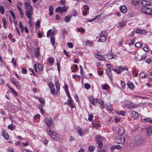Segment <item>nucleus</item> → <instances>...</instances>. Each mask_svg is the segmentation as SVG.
Segmentation results:
<instances>
[{
  "mask_svg": "<svg viewBox=\"0 0 152 152\" xmlns=\"http://www.w3.org/2000/svg\"><path fill=\"white\" fill-rule=\"evenodd\" d=\"M117 113L120 115L124 116V113L123 111H118L117 112Z\"/></svg>",
  "mask_w": 152,
  "mask_h": 152,
  "instance_id": "nucleus-56",
  "label": "nucleus"
},
{
  "mask_svg": "<svg viewBox=\"0 0 152 152\" xmlns=\"http://www.w3.org/2000/svg\"><path fill=\"white\" fill-rule=\"evenodd\" d=\"M8 128L11 130H12L13 129V128H14V126L13 125H12V124L10 125H8Z\"/></svg>",
  "mask_w": 152,
  "mask_h": 152,
  "instance_id": "nucleus-58",
  "label": "nucleus"
},
{
  "mask_svg": "<svg viewBox=\"0 0 152 152\" xmlns=\"http://www.w3.org/2000/svg\"><path fill=\"white\" fill-rule=\"evenodd\" d=\"M139 77L142 78H145L146 77V75L143 72H142L139 74Z\"/></svg>",
  "mask_w": 152,
  "mask_h": 152,
  "instance_id": "nucleus-32",
  "label": "nucleus"
},
{
  "mask_svg": "<svg viewBox=\"0 0 152 152\" xmlns=\"http://www.w3.org/2000/svg\"><path fill=\"white\" fill-rule=\"evenodd\" d=\"M8 87L10 89V90L11 91L13 92V93L15 96H18V94L15 91H14V89L11 87L9 86H8Z\"/></svg>",
  "mask_w": 152,
  "mask_h": 152,
  "instance_id": "nucleus-33",
  "label": "nucleus"
},
{
  "mask_svg": "<svg viewBox=\"0 0 152 152\" xmlns=\"http://www.w3.org/2000/svg\"><path fill=\"white\" fill-rule=\"evenodd\" d=\"M102 16V15L100 14L96 16L94 18H93L91 19L87 20V21L89 22H92L95 21L96 19H98L100 18Z\"/></svg>",
  "mask_w": 152,
  "mask_h": 152,
  "instance_id": "nucleus-18",
  "label": "nucleus"
},
{
  "mask_svg": "<svg viewBox=\"0 0 152 152\" xmlns=\"http://www.w3.org/2000/svg\"><path fill=\"white\" fill-rule=\"evenodd\" d=\"M126 21H121L119 22L117 26V28L119 29H121L123 28L126 25Z\"/></svg>",
  "mask_w": 152,
  "mask_h": 152,
  "instance_id": "nucleus-8",
  "label": "nucleus"
},
{
  "mask_svg": "<svg viewBox=\"0 0 152 152\" xmlns=\"http://www.w3.org/2000/svg\"><path fill=\"white\" fill-rule=\"evenodd\" d=\"M54 32L52 31V30L51 29H50L49 30H48L47 32V37H49L50 35H51V36H52H52L54 35Z\"/></svg>",
  "mask_w": 152,
  "mask_h": 152,
  "instance_id": "nucleus-24",
  "label": "nucleus"
},
{
  "mask_svg": "<svg viewBox=\"0 0 152 152\" xmlns=\"http://www.w3.org/2000/svg\"><path fill=\"white\" fill-rule=\"evenodd\" d=\"M147 8H148L146 7H142V12H143L146 13Z\"/></svg>",
  "mask_w": 152,
  "mask_h": 152,
  "instance_id": "nucleus-54",
  "label": "nucleus"
},
{
  "mask_svg": "<svg viewBox=\"0 0 152 152\" xmlns=\"http://www.w3.org/2000/svg\"><path fill=\"white\" fill-rule=\"evenodd\" d=\"M100 105H101V107L102 109H103L104 107L105 104L104 103L103 101H101V102L100 103Z\"/></svg>",
  "mask_w": 152,
  "mask_h": 152,
  "instance_id": "nucleus-52",
  "label": "nucleus"
},
{
  "mask_svg": "<svg viewBox=\"0 0 152 152\" xmlns=\"http://www.w3.org/2000/svg\"><path fill=\"white\" fill-rule=\"evenodd\" d=\"M49 63L50 65H53L54 61V58L53 57H50L48 59Z\"/></svg>",
  "mask_w": 152,
  "mask_h": 152,
  "instance_id": "nucleus-23",
  "label": "nucleus"
},
{
  "mask_svg": "<svg viewBox=\"0 0 152 152\" xmlns=\"http://www.w3.org/2000/svg\"><path fill=\"white\" fill-rule=\"evenodd\" d=\"M141 4L143 6H147L151 5L150 2L147 0H142L141 2Z\"/></svg>",
  "mask_w": 152,
  "mask_h": 152,
  "instance_id": "nucleus-13",
  "label": "nucleus"
},
{
  "mask_svg": "<svg viewBox=\"0 0 152 152\" xmlns=\"http://www.w3.org/2000/svg\"><path fill=\"white\" fill-rule=\"evenodd\" d=\"M49 135L52 139L56 140H59V135L55 132H53L51 130H49Z\"/></svg>",
  "mask_w": 152,
  "mask_h": 152,
  "instance_id": "nucleus-4",
  "label": "nucleus"
},
{
  "mask_svg": "<svg viewBox=\"0 0 152 152\" xmlns=\"http://www.w3.org/2000/svg\"><path fill=\"white\" fill-rule=\"evenodd\" d=\"M89 99L90 102L91 103L94 105H96V104H95V99L93 96H91L89 97Z\"/></svg>",
  "mask_w": 152,
  "mask_h": 152,
  "instance_id": "nucleus-25",
  "label": "nucleus"
},
{
  "mask_svg": "<svg viewBox=\"0 0 152 152\" xmlns=\"http://www.w3.org/2000/svg\"><path fill=\"white\" fill-rule=\"evenodd\" d=\"M90 87L91 86L89 84L87 83H85V87L87 89H88L90 88Z\"/></svg>",
  "mask_w": 152,
  "mask_h": 152,
  "instance_id": "nucleus-51",
  "label": "nucleus"
},
{
  "mask_svg": "<svg viewBox=\"0 0 152 152\" xmlns=\"http://www.w3.org/2000/svg\"><path fill=\"white\" fill-rule=\"evenodd\" d=\"M146 134L148 137L151 136L152 134V126L148 127L146 128Z\"/></svg>",
  "mask_w": 152,
  "mask_h": 152,
  "instance_id": "nucleus-11",
  "label": "nucleus"
},
{
  "mask_svg": "<svg viewBox=\"0 0 152 152\" xmlns=\"http://www.w3.org/2000/svg\"><path fill=\"white\" fill-rule=\"evenodd\" d=\"M45 123L48 127L52 129L54 126V124L52 119L50 118H47L45 119Z\"/></svg>",
  "mask_w": 152,
  "mask_h": 152,
  "instance_id": "nucleus-2",
  "label": "nucleus"
},
{
  "mask_svg": "<svg viewBox=\"0 0 152 152\" xmlns=\"http://www.w3.org/2000/svg\"><path fill=\"white\" fill-rule=\"evenodd\" d=\"M143 49L146 52H148V51H150V48L147 46H145L143 47Z\"/></svg>",
  "mask_w": 152,
  "mask_h": 152,
  "instance_id": "nucleus-41",
  "label": "nucleus"
},
{
  "mask_svg": "<svg viewBox=\"0 0 152 152\" xmlns=\"http://www.w3.org/2000/svg\"><path fill=\"white\" fill-rule=\"evenodd\" d=\"M2 20L3 23V26L5 28H7L6 25L7 24V21L5 18L4 17L3 18H2Z\"/></svg>",
  "mask_w": 152,
  "mask_h": 152,
  "instance_id": "nucleus-30",
  "label": "nucleus"
},
{
  "mask_svg": "<svg viewBox=\"0 0 152 152\" xmlns=\"http://www.w3.org/2000/svg\"><path fill=\"white\" fill-rule=\"evenodd\" d=\"M131 116L133 118L136 119L138 117V114L135 111H133L131 113Z\"/></svg>",
  "mask_w": 152,
  "mask_h": 152,
  "instance_id": "nucleus-15",
  "label": "nucleus"
},
{
  "mask_svg": "<svg viewBox=\"0 0 152 152\" xmlns=\"http://www.w3.org/2000/svg\"><path fill=\"white\" fill-rule=\"evenodd\" d=\"M115 148L118 150H120L121 148V147L119 145H115Z\"/></svg>",
  "mask_w": 152,
  "mask_h": 152,
  "instance_id": "nucleus-62",
  "label": "nucleus"
},
{
  "mask_svg": "<svg viewBox=\"0 0 152 152\" xmlns=\"http://www.w3.org/2000/svg\"><path fill=\"white\" fill-rule=\"evenodd\" d=\"M0 12L2 14H4V9L2 6H0Z\"/></svg>",
  "mask_w": 152,
  "mask_h": 152,
  "instance_id": "nucleus-35",
  "label": "nucleus"
},
{
  "mask_svg": "<svg viewBox=\"0 0 152 152\" xmlns=\"http://www.w3.org/2000/svg\"><path fill=\"white\" fill-rule=\"evenodd\" d=\"M151 58H149L147 59L146 60V62L148 64H150L151 62Z\"/></svg>",
  "mask_w": 152,
  "mask_h": 152,
  "instance_id": "nucleus-64",
  "label": "nucleus"
},
{
  "mask_svg": "<svg viewBox=\"0 0 152 152\" xmlns=\"http://www.w3.org/2000/svg\"><path fill=\"white\" fill-rule=\"evenodd\" d=\"M147 33V31L144 30H141V33L140 34H145Z\"/></svg>",
  "mask_w": 152,
  "mask_h": 152,
  "instance_id": "nucleus-57",
  "label": "nucleus"
},
{
  "mask_svg": "<svg viewBox=\"0 0 152 152\" xmlns=\"http://www.w3.org/2000/svg\"><path fill=\"white\" fill-rule=\"evenodd\" d=\"M9 12L10 13V14L12 15V16L13 18L14 19H15V15L12 12V10H10L9 11Z\"/></svg>",
  "mask_w": 152,
  "mask_h": 152,
  "instance_id": "nucleus-50",
  "label": "nucleus"
},
{
  "mask_svg": "<svg viewBox=\"0 0 152 152\" xmlns=\"http://www.w3.org/2000/svg\"><path fill=\"white\" fill-rule=\"evenodd\" d=\"M67 10V7H66L65 6L63 7H58L56 9V11L57 12H61V13L65 12V11H66Z\"/></svg>",
  "mask_w": 152,
  "mask_h": 152,
  "instance_id": "nucleus-6",
  "label": "nucleus"
},
{
  "mask_svg": "<svg viewBox=\"0 0 152 152\" xmlns=\"http://www.w3.org/2000/svg\"><path fill=\"white\" fill-rule=\"evenodd\" d=\"M107 33L104 31H102L100 34L98 41L100 42H104L106 40Z\"/></svg>",
  "mask_w": 152,
  "mask_h": 152,
  "instance_id": "nucleus-3",
  "label": "nucleus"
},
{
  "mask_svg": "<svg viewBox=\"0 0 152 152\" xmlns=\"http://www.w3.org/2000/svg\"><path fill=\"white\" fill-rule=\"evenodd\" d=\"M141 121L144 123H152V119L149 118H146L143 116H142L141 117Z\"/></svg>",
  "mask_w": 152,
  "mask_h": 152,
  "instance_id": "nucleus-7",
  "label": "nucleus"
},
{
  "mask_svg": "<svg viewBox=\"0 0 152 152\" xmlns=\"http://www.w3.org/2000/svg\"><path fill=\"white\" fill-rule=\"evenodd\" d=\"M95 149V147L94 146H90L88 148V150L90 152H92Z\"/></svg>",
  "mask_w": 152,
  "mask_h": 152,
  "instance_id": "nucleus-38",
  "label": "nucleus"
},
{
  "mask_svg": "<svg viewBox=\"0 0 152 152\" xmlns=\"http://www.w3.org/2000/svg\"><path fill=\"white\" fill-rule=\"evenodd\" d=\"M67 33V31L65 29H63L62 30V34L64 36V37H65V35Z\"/></svg>",
  "mask_w": 152,
  "mask_h": 152,
  "instance_id": "nucleus-60",
  "label": "nucleus"
},
{
  "mask_svg": "<svg viewBox=\"0 0 152 152\" xmlns=\"http://www.w3.org/2000/svg\"><path fill=\"white\" fill-rule=\"evenodd\" d=\"M39 101L41 103L42 105H44L45 104V101L41 98L39 99Z\"/></svg>",
  "mask_w": 152,
  "mask_h": 152,
  "instance_id": "nucleus-37",
  "label": "nucleus"
},
{
  "mask_svg": "<svg viewBox=\"0 0 152 152\" xmlns=\"http://www.w3.org/2000/svg\"><path fill=\"white\" fill-rule=\"evenodd\" d=\"M11 62H12V64L14 65L16 67L17 66L16 60H14V58H12Z\"/></svg>",
  "mask_w": 152,
  "mask_h": 152,
  "instance_id": "nucleus-48",
  "label": "nucleus"
},
{
  "mask_svg": "<svg viewBox=\"0 0 152 152\" xmlns=\"http://www.w3.org/2000/svg\"><path fill=\"white\" fill-rule=\"evenodd\" d=\"M51 94L53 95H56V93L55 90V88L51 89L50 90Z\"/></svg>",
  "mask_w": 152,
  "mask_h": 152,
  "instance_id": "nucleus-46",
  "label": "nucleus"
},
{
  "mask_svg": "<svg viewBox=\"0 0 152 152\" xmlns=\"http://www.w3.org/2000/svg\"><path fill=\"white\" fill-rule=\"evenodd\" d=\"M64 88L65 91L66 92L69 91L67 86L66 84H65L64 87Z\"/></svg>",
  "mask_w": 152,
  "mask_h": 152,
  "instance_id": "nucleus-53",
  "label": "nucleus"
},
{
  "mask_svg": "<svg viewBox=\"0 0 152 152\" xmlns=\"http://www.w3.org/2000/svg\"><path fill=\"white\" fill-rule=\"evenodd\" d=\"M71 18V17L68 16H66L64 18V20L66 23L68 22L70 20Z\"/></svg>",
  "mask_w": 152,
  "mask_h": 152,
  "instance_id": "nucleus-36",
  "label": "nucleus"
},
{
  "mask_svg": "<svg viewBox=\"0 0 152 152\" xmlns=\"http://www.w3.org/2000/svg\"><path fill=\"white\" fill-rule=\"evenodd\" d=\"M146 56L145 55L143 54L142 55L141 57V58H140V61H142V60H144L146 59Z\"/></svg>",
  "mask_w": 152,
  "mask_h": 152,
  "instance_id": "nucleus-43",
  "label": "nucleus"
},
{
  "mask_svg": "<svg viewBox=\"0 0 152 152\" xmlns=\"http://www.w3.org/2000/svg\"><path fill=\"white\" fill-rule=\"evenodd\" d=\"M49 15H52L53 14V8L52 6H50L49 7Z\"/></svg>",
  "mask_w": 152,
  "mask_h": 152,
  "instance_id": "nucleus-29",
  "label": "nucleus"
},
{
  "mask_svg": "<svg viewBox=\"0 0 152 152\" xmlns=\"http://www.w3.org/2000/svg\"><path fill=\"white\" fill-rule=\"evenodd\" d=\"M64 54L67 57H68L69 56V53L65 50H64Z\"/></svg>",
  "mask_w": 152,
  "mask_h": 152,
  "instance_id": "nucleus-63",
  "label": "nucleus"
},
{
  "mask_svg": "<svg viewBox=\"0 0 152 152\" xmlns=\"http://www.w3.org/2000/svg\"><path fill=\"white\" fill-rule=\"evenodd\" d=\"M56 90L57 91H58L59 90L60 86L58 82V80L57 81L56 83Z\"/></svg>",
  "mask_w": 152,
  "mask_h": 152,
  "instance_id": "nucleus-39",
  "label": "nucleus"
},
{
  "mask_svg": "<svg viewBox=\"0 0 152 152\" xmlns=\"http://www.w3.org/2000/svg\"><path fill=\"white\" fill-rule=\"evenodd\" d=\"M131 106L129 107V108H136L139 107V105L138 104H134L132 103Z\"/></svg>",
  "mask_w": 152,
  "mask_h": 152,
  "instance_id": "nucleus-28",
  "label": "nucleus"
},
{
  "mask_svg": "<svg viewBox=\"0 0 152 152\" xmlns=\"http://www.w3.org/2000/svg\"><path fill=\"white\" fill-rule=\"evenodd\" d=\"M132 103L131 102L128 101H126L125 102H123V104L126 107H128L129 108V107L130 106H131V104Z\"/></svg>",
  "mask_w": 152,
  "mask_h": 152,
  "instance_id": "nucleus-22",
  "label": "nucleus"
},
{
  "mask_svg": "<svg viewBox=\"0 0 152 152\" xmlns=\"http://www.w3.org/2000/svg\"><path fill=\"white\" fill-rule=\"evenodd\" d=\"M67 45L70 48H72L73 47V45L72 43L68 42L67 43Z\"/></svg>",
  "mask_w": 152,
  "mask_h": 152,
  "instance_id": "nucleus-55",
  "label": "nucleus"
},
{
  "mask_svg": "<svg viewBox=\"0 0 152 152\" xmlns=\"http://www.w3.org/2000/svg\"><path fill=\"white\" fill-rule=\"evenodd\" d=\"M134 144L137 145L142 144L144 142L143 137L139 135H137L134 138Z\"/></svg>",
  "mask_w": 152,
  "mask_h": 152,
  "instance_id": "nucleus-1",
  "label": "nucleus"
},
{
  "mask_svg": "<svg viewBox=\"0 0 152 152\" xmlns=\"http://www.w3.org/2000/svg\"><path fill=\"white\" fill-rule=\"evenodd\" d=\"M96 57L101 61H103L104 60V57L103 56H101L100 55H97Z\"/></svg>",
  "mask_w": 152,
  "mask_h": 152,
  "instance_id": "nucleus-27",
  "label": "nucleus"
},
{
  "mask_svg": "<svg viewBox=\"0 0 152 152\" xmlns=\"http://www.w3.org/2000/svg\"><path fill=\"white\" fill-rule=\"evenodd\" d=\"M102 138L99 135H98L96 137V141L98 144V146L100 148L103 147V143L102 142Z\"/></svg>",
  "mask_w": 152,
  "mask_h": 152,
  "instance_id": "nucleus-5",
  "label": "nucleus"
},
{
  "mask_svg": "<svg viewBox=\"0 0 152 152\" xmlns=\"http://www.w3.org/2000/svg\"><path fill=\"white\" fill-rule=\"evenodd\" d=\"M49 86L50 87V90L51 89L55 88L54 85L51 83H49Z\"/></svg>",
  "mask_w": 152,
  "mask_h": 152,
  "instance_id": "nucleus-45",
  "label": "nucleus"
},
{
  "mask_svg": "<svg viewBox=\"0 0 152 152\" xmlns=\"http://www.w3.org/2000/svg\"><path fill=\"white\" fill-rule=\"evenodd\" d=\"M25 8L27 10H33L32 6L28 2H25Z\"/></svg>",
  "mask_w": 152,
  "mask_h": 152,
  "instance_id": "nucleus-12",
  "label": "nucleus"
},
{
  "mask_svg": "<svg viewBox=\"0 0 152 152\" xmlns=\"http://www.w3.org/2000/svg\"><path fill=\"white\" fill-rule=\"evenodd\" d=\"M106 66L107 67V71L109 72H111V69L110 67V64H106Z\"/></svg>",
  "mask_w": 152,
  "mask_h": 152,
  "instance_id": "nucleus-49",
  "label": "nucleus"
},
{
  "mask_svg": "<svg viewBox=\"0 0 152 152\" xmlns=\"http://www.w3.org/2000/svg\"><path fill=\"white\" fill-rule=\"evenodd\" d=\"M107 58L109 59H111L113 58V55L111 53H108L107 55Z\"/></svg>",
  "mask_w": 152,
  "mask_h": 152,
  "instance_id": "nucleus-34",
  "label": "nucleus"
},
{
  "mask_svg": "<svg viewBox=\"0 0 152 152\" xmlns=\"http://www.w3.org/2000/svg\"><path fill=\"white\" fill-rule=\"evenodd\" d=\"M50 40L52 43L53 45H55V40L54 38L52 36L50 37Z\"/></svg>",
  "mask_w": 152,
  "mask_h": 152,
  "instance_id": "nucleus-47",
  "label": "nucleus"
},
{
  "mask_svg": "<svg viewBox=\"0 0 152 152\" xmlns=\"http://www.w3.org/2000/svg\"><path fill=\"white\" fill-rule=\"evenodd\" d=\"M146 14L152 15V10L149 8H148Z\"/></svg>",
  "mask_w": 152,
  "mask_h": 152,
  "instance_id": "nucleus-31",
  "label": "nucleus"
},
{
  "mask_svg": "<svg viewBox=\"0 0 152 152\" xmlns=\"http://www.w3.org/2000/svg\"><path fill=\"white\" fill-rule=\"evenodd\" d=\"M128 68L126 67H123L121 66H120L118 67V72H117L118 74L121 73L122 71L126 70L128 71Z\"/></svg>",
  "mask_w": 152,
  "mask_h": 152,
  "instance_id": "nucleus-14",
  "label": "nucleus"
},
{
  "mask_svg": "<svg viewBox=\"0 0 152 152\" xmlns=\"http://www.w3.org/2000/svg\"><path fill=\"white\" fill-rule=\"evenodd\" d=\"M128 87L130 88H132L133 87L134 85L133 83L130 82H129L128 83Z\"/></svg>",
  "mask_w": 152,
  "mask_h": 152,
  "instance_id": "nucleus-40",
  "label": "nucleus"
},
{
  "mask_svg": "<svg viewBox=\"0 0 152 152\" xmlns=\"http://www.w3.org/2000/svg\"><path fill=\"white\" fill-rule=\"evenodd\" d=\"M34 54L35 56L36 57L39 56L40 55V52L39 50V48L38 47L36 48H35L34 50Z\"/></svg>",
  "mask_w": 152,
  "mask_h": 152,
  "instance_id": "nucleus-17",
  "label": "nucleus"
},
{
  "mask_svg": "<svg viewBox=\"0 0 152 152\" xmlns=\"http://www.w3.org/2000/svg\"><path fill=\"white\" fill-rule=\"evenodd\" d=\"M132 1L135 5L138 4L140 1V0H132Z\"/></svg>",
  "mask_w": 152,
  "mask_h": 152,
  "instance_id": "nucleus-44",
  "label": "nucleus"
},
{
  "mask_svg": "<svg viewBox=\"0 0 152 152\" xmlns=\"http://www.w3.org/2000/svg\"><path fill=\"white\" fill-rule=\"evenodd\" d=\"M68 102V105L72 108L75 107V105L74 104L72 99L67 100Z\"/></svg>",
  "mask_w": 152,
  "mask_h": 152,
  "instance_id": "nucleus-21",
  "label": "nucleus"
},
{
  "mask_svg": "<svg viewBox=\"0 0 152 152\" xmlns=\"http://www.w3.org/2000/svg\"><path fill=\"white\" fill-rule=\"evenodd\" d=\"M116 143H124L125 142V138L124 137H120L115 139Z\"/></svg>",
  "mask_w": 152,
  "mask_h": 152,
  "instance_id": "nucleus-10",
  "label": "nucleus"
},
{
  "mask_svg": "<svg viewBox=\"0 0 152 152\" xmlns=\"http://www.w3.org/2000/svg\"><path fill=\"white\" fill-rule=\"evenodd\" d=\"M124 132L125 131L124 128L122 127H120L118 128V134L119 135L122 136L124 133Z\"/></svg>",
  "mask_w": 152,
  "mask_h": 152,
  "instance_id": "nucleus-16",
  "label": "nucleus"
},
{
  "mask_svg": "<svg viewBox=\"0 0 152 152\" xmlns=\"http://www.w3.org/2000/svg\"><path fill=\"white\" fill-rule=\"evenodd\" d=\"M22 3L20 1H18L17 4V7H18H18H20L22 5Z\"/></svg>",
  "mask_w": 152,
  "mask_h": 152,
  "instance_id": "nucleus-61",
  "label": "nucleus"
},
{
  "mask_svg": "<svg viewBox=\"0 0 152 152\" xmlns=\"http://www.w3.org/2000/svg\"><path fill=\"white\" fill-rule=\"evenodd\" d=\"M25 13L27 18L31 20V16L33 15V9L30 10H27L26 11Z\"/></svg>",
  "mask_w": 152,
  "mask_h": 152,
  "instance_id": "nucleus-9",
  "label": "nucleus"
},
{
  "mask_svg": "<svg viewBox=\"0 0 152 152\" xmlns=\"http://www.w3.org/2000/svg\"><path fill=\"white\" fill-rule=\"evenodd\" d=\"M78 133L80 136H83L86 134V132L85 131L82 130L81 128L77 130Z\"/></svg>",
  "mask_w": 152,
  "mask_h": 152,
  "instance_id": "nucleus-20",
  "label": "nucleus"
},
{
  "mask_svg": "<svg viewBox=\"0 0 152 152\" xmlns=\"http://www.w3.org/2000/svg\"><path fill=\"white\" fill-rule=\"evenodd\" d=\"M120 11L123 13H125L127 10L126 7L124 6H121L120 7Z\"/></svg>",
  "mask_w": 152,
  "mask_h": 152,
  "instance_id": "nucleus-19",
  "label": "nucleus"
},
{
  "mask_svg": "<svg viewBox=\"0 0 152 152\" xmlns=\"http://www.w3.org/2000/svg\"><path fill=\"white\" fill-rule=\"evenodd\" d=\"M3 134L4 138L6 140H8L9 138L8 134L4 131H3Z\"/></svg>",
  "mask_w": 152,
  "mask_h": 152,
  "instance_id": "nucleus-26",
  "label": "nucleus"
},
{
  "mask_svg": "<svg viewBox=\"0 0 152 152\" xmlns=\"http://www.w3.org/2000/svg\"><path fill=\"white\" fill-rule=\"evenodd\" d=\"M93 117V115L92 114H91L89 116V117H88V120L89 121H91V120H92V119Z\"/></svg>",
  "mask_w": 152,
  "mask_h": 152,
  "instance_id": "nucleus-59",
  "label": "nucleus"
},
{
  "mask_svg": "<svg viewBox=\"0 0 152 152\" xmlns=\"http://www.w3.org/2000/svg\"><path fill=\"white\" fill-rule=\"evenodd\" d=\"M109 86L107 84H105L102 86V88L103 89L106 90L108 88Z\"/></svg>",
  "mask_w": 152,
  "mask_h": 152,
  "instance_id": "nucleus-42",
  "label": "nucleus"
}]
</instances>
